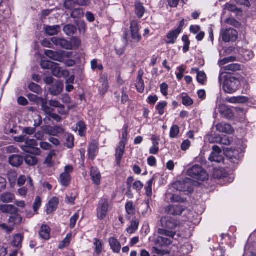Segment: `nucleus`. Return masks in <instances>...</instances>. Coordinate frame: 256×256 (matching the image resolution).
<instances>
[{"instance_id": "obj_1", "label": "nucleus", "mask_w": 256, "mask_h": 256, "mask_svg": "<svg viewBox=\"0 0 256 256\" xmlns=\"http://www.w3.org/2000/svg\"><path fill=\"white\" fill-rule=\"evenodd\" d=\"M218 80L220 84L222 85L223 90L228 94L236 92L240 85L238 78L228 73L220 74Z\"/></svg>"}, {"instance_id": "obj_2", "label": "nucleus", "mask_w": 256, "mask_h": 256, "mask_svg": "<svg viewBox=\"0 0 256 256\" xmlns=\"http://www.w3.org/2000/svg\"><path fill=\"white\" fill-rule=\"evenodd\" d=\"M161 224L162 228L158 230V234L168 237L174 238L176 234L174 230L178 226V222L170 218H162L161 219Z\"/></svg>"}, {"instance_id": "obj_3", "label": "nucleus", "mask_w": 256, "mask_h": 256, "mask_svg": "<svg viewBox=\"0 0 256 256\" xmlns=\"http://www.w3.org/2000/svg\"><path fill=\"white\" fill-rule=\"evenodd\" d=\"M174 238H165L158 236L153 240L152 252L158 254H168L169 252L161 248L164 246H167L172 243Z\"/></svg>"}, {"instance_id": "obj_4", "label": "nucleus", "mask_w": 256, "mask_h": 256, "mask_svg": "<svg viewBox=\"0 0 256 256\" xmlns=\"http://www.w3.org/2000/svg\"><path fill=\"white\" fill-rule=\"evenodd\" d=\"M187 174L192 178L201 181L208 179V175L206 172L201 166L196 165L187 171Z\"/></svg>"}, {"instance_id": "obj_5", "label": "nucleus", "mask_w": 256, "mask_h": 256, "mask_svg": "<svg viewBox=\"0 0 256 256\" xmlns=\"http://www.w3.org/2000/svg\"><path fill=\"white\" fill-rule=\"evenodd\" d=\"M130 34H126L124 35L125 38L130 42L138 43L141 40V36L139 34V26L138 22L132 21L131 22Z\"/></svg>"}, {"instance_id": "obj_6", "label": "nucleus", "mask_w": 256, "mask_h": 256, "mask_svg": "<svg viewBox=\"0 0 256 256\" xmlns=\"http://www.w3.org/2000/svg\"><path fill=\"white\" fill-rule=\"evenodd\" d=\"M110 209L108 200L106 198H102L99 201L96 208V216L99 220L104 219Z\"/></svg>"}, {"instance_id": "obj_7", "label": "nucleus", "mask_w": 256, "mask_h": 256, "mask_svg": "<svg viewBox=\"0 0 256 256\" xmlns=\"http://www.w3.org/2000/svg\"><path fill=\"white\" fill-rule=\"evenodd\" d=\"M37 146L36 140L34 139L28 140L26 138L24 144L21 145L20 148L23 150L28 153L39 155L40 153V150L39 148H36Z\"/></svg>"}, {"instance_id": "obj_8", "label": "nucleus", "mask_w": 256, "mask_h": 256, "mask_svg": "<svg viewBox=\"0 0 256 256\" xmlns=\"http://www.w3.org/2000/svg\"><path fill=\"white\" fill-rule=\"evenodd\" d=\"M74 168L71 165L65 166L64 171L60 175V182L64 186H68L70 182V174L73 172Z\"/></svg>"}, {"instance_id": "obj_9", "label": "nucleus", "mask_w": 256, "mask_h": 256, "mask_svg": "<svg viewBox=\"0 0 256 256\" xmlns=\"http://www.w3.org/2000/svg\"><path fill=\"white\" fill-rule=\"evenodd\" d=\"M208 159L212 162H221L224 161L222 152L220 148L217 146L212 147V151L210 156Z\"/></svg>"}, {"instance_id": "obj_10", "label": "nucleus", "mask_w": 256, "mask_h": 256, "mask_svg": "<svg viewBox=\"0 0 256 256\" xmlns=\"http://www.w3.org/2000/svg\"><path fill=\"white\" fill-rule=\"evenodd\" d=\"M222 36L223 40L226 42H228L236 39L238 32L233 28L226 29L222 32Z\"/></svg>"}, {"instance_id": "obj_11", "label": "nucleus", "mask_w": 256, "mask_h": 256, "mask_svg": "<svg viewBox=\"0 0 256 256\" xmlns=\"http://www.w3.org/2000/svg\"><path fill=\"white\" fill-rule=\"evenodd\" d=\"M52 72L54 76L57 78H66L69 75L68 71L59 67L58 64L56 63L52 68Z\"/></svg>"}, {"instance_id": "obj_12", "label": "nucleus", "mask_w": 256, "mask_h": 256, "mask_svg": "<svg viewBox=\"0 0 256 256\" xmlns=\"http://www.w3.org/2000/svg\"><path fill=\"white\" fill-rule=\"evenodd\" d=\"M125 146L126 145L123 142H120L116 150V160L118 165L120 164L121 160L124 154Z\"/></svg>"}, {"instance_id": "obj_13", "label": "nucleus", "mask_w": 256, "mask_h": 256, "mask_svg": "<svg viewBox=\"0 0 256 256\" xmlns=\"http://www.w3.org/2000/svg\"><path fill=\"white\" fill-rule=\"evenodd\" d=\"M111 250L114 253H119L121 250V244L114 237H110L108 240Z\"/></svg>"}, {"instance_id": "obj_14", "label": "nucleus", "mask_w": 256, "mask_h": 256, "mask_svg": "<svg viewBox=\"0 0 256 256\" xmlns=\"http://www.w3.org/2000/svg\"><path fill=\"white\" fill-rule=\"evenodd\" d=\"M216 129L220 132L228 134H231L234 132V130L230 124L223 122L218 124L216 126Z\"/></svg>"}, {"instance_id": "obj_15", "label": "nucleus", "mask_w": 256, "mask_h": 256, "mask_svg": "<svg viewBox=\"0 0 256 256\" xmlns=\"http://www.w3.org/2000/svg\"><path fill=\"white\" fill-rule=\"evenodd\" d=\"M144 74V72L142 70H140L138 72V75L137 76L136 86L138 91L140 92H142L144 89V84L142 76Z\"/></svg>"}, {"instance_id": "obj_16", "label": "nucleus", "mask_w": 256, "mask_h": 256, "mask_svg": "<svg viewBox=\"0 0 256 256\" xmlns=\"http://www.w3.org/2000/svg\"><path fill=\"white\" fill-rule=\"evenodd\" d=\"M24 158L17 154H14L9 158V163L13 166L18 167L20 166L23 162Z\"/></svg>"}, {"instance_id": "obj_17", "label": "nucleus", "mask_w": 256, "mask_h": 256, "mask_svg": "<svg viewBox=\"0 0 256 256\" xmlns=\"http://www.w3.org/2000/svg\"><path fill=\"white\" fill-rule=\"evenodd\" d=\"M90 176L93 182L96 185L100 183L101 174L96 168L92 167L90 170Z\"/></svg>"}, {"instance_id": "obj_18", "label": "nucleus", "mask_w": 256, "mask_h": 256, "mask_svg": "<svg viewBox=\"0 0 256 256\" xmlns=\"http://www.w3.org/2000/svg\"><path fill=\"white\" fill-rule=\"evenodd\" d=\"M63 88L62 82L60 81H57L50 88V93L53 95H58L62 92Z\"/></svg>"}, {"instance_id": "obj_19", "label": "nucleus", "mask_w": 256, "mask_h": 256, "mask_svg": "<svg viewBox=\"0 0 256 256\" xmlns=\"http://www.w3.org/2000/svg\"><path fill=\"white\" fill-rule=\"evenodd\" d=\"M45 54L52 60L58 62H62L63 58L61 54L54 52L51 50H46L44 52Z\"/></svg>"}, {"instance_id": "obj_20", "label": "nucleus", "mask_w": 256, "mask_h": 256, "mask_svg": "<svg viewBox=\"0 0 256 256\" xmlns=\"http://www.w3.org/2000/svg\"><path fill=\"white\" fill-rule=\"evenodd\" d=\"M180 29L176 28L172 31L170 32L167 35L168 40L167 44H174L176 40L178 35L180 34Z\"/></svg>"}, {"instance_id": "obj_21", "label": "nucleus", "mask_w": 256, "mask_h": 256, "mask_svg": "<svg viewBox=\"0 0 256 256\" xmlns=\"http://www.w3.org/2000/svg\"><path fill=\"white\" fill-rule=\"evenodd\" d=\"M0 210L3 212L10 214L11 215L18 212V208L12 204L1 205Z\"/></svg>"}, {"instance_id": "obj_22", "label": "nucleus", "mask_w": 256, "mask_h": 256, "mask_svg": "<svg viewBox=\"0 0 256 256\" xmlns=\"http://www.w3.org/2000/svg\"><path fill=\"white\" fill-rule=\"evenodd\" d=\"M184 210L180 205L170 206L168 208V212L172 215H180Z\"/></svg>"}, {"instance_id": "obj_23", "label": "nucleus", "mask_w": 256, "mask_h": 256, "mask_svg": "<svg viewBox=\"0 0 256 256\" xmlns=\"http://www.w3.org/2000/svg\"><path fill=\"white\" fill-rule=\"evenodd\" d=\"M46 32L49 36H54L57 34L60 30V27L59 25L46 26L44 28Z\"/></svg>"}, {"instance_id": "obj_24", "label": "nucleus", "mask_w": 256, "mask_h": 256, "mask_svg": "<svg viewBox=\"0 0 256 256\" xmlns=\"http://www.w3.org/2000/svg\"><path fill=\"white\" fill-rule=\"evenodd\" d=\"M99 91L101 94H104L108 90V80L105 77H101L100 80Z\"/></svg>"}, {"instance_id": "obj_25", "label": "nucleus", "mask_w": 256, "mask_h": 256, "mask_svg": "<svg viewBox=\"0 0 256 256\" xmlns=\"http://www.w3.org/2000/svg\"><path fill=\"white\" fill-rule=\"evenodd\" d=\"M58 200L56 198H52L49 202L47 208L46 212L48 214H50L54 211L58 206Z\"/></svg>"}, {"instance_id": "obj_26", "label": "nucleus", "mask_w": 256, "mask_h": 256, "mask_svg": "<svg viewBox=\"0 0 256 256\" xmlns=\"http://www.w3.org/2000/svg\"><path fill=\"white\" fill-rule=\"evenodd\" d=\"M14 198V194L10 192H4L0 196V200L4 203L12 202Z\"/></svg>"}, {"instance_id": "obj_27", "label": "nucleus", "mask_w": 256, "mask_h": 256, "mask_svg": "<svg viewBox=\"0 0 256 256\" xmlns=\"http://www.w3.org/2000/svg\"><path fill=\"white\" fill-rule=\"evenodd\" d=\"M97 150V143L95 142H91L88 150V156L90 159L94 160L95 158Z\"/></svg>"}, {"instance_id": "obj_28", "label": "nucleus", "mask_w": 256, "mask_h": 256, "mask_svg": "<svg viewBox=\"0 0 256 256\" xmlns=\"http://www.w3.org/2000/svg\"><path fill=\"white\" fill-rule=\"evenodd\" d=\"M50 228L49 226L46 225H42L41 226L39 234L42 238L45 240H48L50 238Z\"/></svg>"}, {"instance_id": "obj_29", "label": "nucleus", "mask_w": 256, "mask_h": 256, "mask_svg": "<svg viewBox=\"0 0 256 256\" xmlns=\"http://www.w3.org/2000/svg\"><path fill=\"white\" fill-rule=\"evenodd\" d=\"M47 133L52 136H56L58 134L64 132V129L58 126H54L48 128Z\"/></svg>"}, {"instance_id": "obj_30", "label": "nucleus", "mask_w": 256, "mask_h": 256, "mask_svg": "<svg viewBox=\"0 0 256 256\" xmlns=\"http://www.w3.org/2000/svg\"><path fill=\"white\" fill-rule=\"evenodd\" d=\"M174 188L182 192L190 191L188 188V184L184 182H177L174 184Z\"/></svg>"}, {"instance_id": "obj_31", "label": "nucleus", "mask_w": 256, "mask_h": 256, "mask_svg": "<svg viewBox=\"0 0 256 256\" xmlns=\"http://www.w3.org/2000/svg\"><path fill=\"white\" fill-rule=\"evenodd\" d=\"M22 217L18 212L12 214L10 216L8 222L12 224H19L22 222Z\"/></svg>"}, {"instance_id": "obj_32", "label": "nucleus", "mask_w": 256, "mask_h": 256, "mask_svg": "<svg viewBox=\"0 0 256 256\" xmlns=\"http://www.w3.org/2000/svg\"><path fill=\"white\" fill-rule=\"evenodd\" d=\"M248 100L246 96H240L226 98V101L232 104L244 103Z\"/></svg>"}, {"instance_id": "obj_33", "label": "nucleus", "mask_w": 256, "mask_h": 256, "mask_svg": "<svg viewBox=\"0 0 256 256\" xmlns=\"http://www.w3.org/2000/svg\"><path fill=\"white\" fill-rule=\"evenodd\" d=\"M72 237V234H68L64 240L59 244L58 248L60 249H62L68 246L71 241Z\"/></svg>"}, {"instance_id": "obj_34", "label": "nucleus", "mask_w": 256, "mask_h": 256, "mask_svg": "<svg viewBox=\"0 0 256 256\" xmlns=\"http://www.w3.org/2000/svg\"><path fill=\"white\" fill-rule=\"evenodd\" d=\"M139 226V221L138 220H134L132 221L130 225L126 229V231L129 234H133L138 229Z\"/></svg>"}, {"instance_id": "obj_35", "label": "nucleus", "mask_w": 256, "mask_h": 256, "mask_svg": "<svg viewBox=\"0 0 256 256\" xmlns=\"http://www.w3.org/2000/svg\"><path fill=\"white\" fill-rule=\"evenodd\" d=\"M222 68L225 71L236 72L240 70L241 66L238 64H232L224 66Z\"/></svg>"}, {"instance_id": "obj_36", "label": "nucleus", "mask_w": 256, "mask_h": 256, "mask_svg": "<svg viewBox=\"0 0 256 256\" xmlns=\"http://www.w3.org/2000/svg\"><path fill=\"white\" fill-rule=\"evenodd\" d=\"M63 30L66 34L70 36L76 32V28L73 24H67L64 27Z\"/></svg>"}, {"instance_id": "obj_37", "label": "nucleus", "mask_w": 256, "mask_h": 256, "mask_svg": "<svg viewBox=\"0 0 256 256\" xmlns=\"http://www.w3.org/2000/svg\"><path fill=\"white\" fill-rule=\"evenodd\" d=\"M94 246L96 252L98 254H100L102 250V245L101 240L97 238H94Z\"/></svg>"}, {"instance_id": "obj_38", "label": "nucleus", "mask_w": 256, "mask_h": 256, "mask_svg": "<svg viewBox=\"0 0 256 256\" xmlns=\"http://www.w3.org/2000/svg\"><path fill=\"white\" fill-rule=\"evenodd\" d=\"M136 13L139 18H141L144 12V8L143 6L140 2H137L135 5Z\"/></svg>"}, {"instance_id": "obj_39", "label": "nucleus", "mask_w": 256, "mask_h": 256, "mask_svg": "<svg viewBox=\"0 0 256 256\" xmlns=\"http://www.w3.org/2000/svg\"><path fill=\"white\" fill-rule=\"evenodd\" d=\"M26 162L30 166H34L37 164L38 160L34 155H28L25 158Z\"/></svg>"}, {"instance_id": "obj_40", "label": "nucleus", "mask_w": 256, "mask_h": 256, "mask_svg": "<svg viewBox=\"0 0 256 256\" xmlns=\"http://www.w3.org/2000/svg\"><path fill=\"white\" fill-rule=\"evenodd\" d=\"M76 128L78 131L80 136H84V135L86 130V126L83 122H79L76 124Z\"/></svg>"}, {"instance_id": "obj_41", "label": "nucleus", "mask_w": 256, "mask_h": 256, "mask_svg": "<svg viewBox=\"0 0 256 256\" xmlns=\"http://www.w3.org/2000/svg\"><path fill=\"white\" fill-rule=\"evenodd\" d=\"M166 198H170L172 202H180L184 201V200L180 197L178 195L172 194L170 193L166 194Z\"/></svg>"}, {"instance_id": "obj_42", "label": "nucleus", "mask_w": 256, "mask_h": 256, "mask_svg": "<svg viewBox=\"0 0 256 256\" xmlns=\"http://www.w3.org/2000/svg\"><path fill=\"white\" fill-rule=\"evenodd\" d=\"M54 64L55 63L46 60H42L40 62V66L44 69H52Z\"/></svg>"}, {"instance_id": "obj_43", "label": "nucleus", "mask_w": 256, "mask_h": 256, "mask_svg": "<svg viewBox=\"0 0 256 256\" xmlns=\"http://www.w3.org/2000/svg\"><path fill=\"white\" fill-rule=\"evenodd\" d=\"M76 4V0H66L64 4V7L68 10H72Z\"/></svg>"}, {"instance_id": "obj_44", "label": "nucleus", "mask_w": 256, "mask_h": 256, "mask_svg": "<svg viewBox=\"0 0 256 256\" xmlns=\"http://www.w3.org/2000/svg\"><path fill=\"white\" fill-rule=\"evenodd\" d=\"M126 210L128 214L133 215L135 214V208L132 202H130L126 203Z\"/></svg>"}, {"instance_id": "obj_45", "label": "nucleus", "mask_w": 256, "mask_h": 256, "mask_svg": "<svg viewBox=\"0 0 256 256\" xmlns=\"http://www.w3.org/2000/svg\"><path fill=\"white\" fill-rule=\"evenodd\" d=\"M42 110L48 116H50L53 112V109L46 105L45 100H42Z\"/></svg>"}, {"instance_id": "obj_46", "label": "nucleus", "mask_w": 256, "mask_h": 256, "mask_svg": "<svg viewBox=\"0 0 256 256\" xmlns=\"http://www.w3.org/2000/svg\"><path fill=\"white\" fill-rule=\"evenodd\" d=\"M220 112L224 116L230 115L231 113L230 110L224 104H220L218 107Z\"/></svg>"}, {"instance_id": "obj_47", "label": "nucleus", "mask_w": 256, "mask_h": 256, "mask_svg": "<svg viewBox=\"0 0 256 256\" xmlns=\"http://www.w3.org/2000/svg\"><path fill=\"white\" fill-rule=\"evenodd\" d=\"M69 42L71 46V50L74 48H78L81 44L80 40L76 37L72 38Z\"/></svg>"}, {"instance_id": "obj_48", "label": "nucleus", "mask_w": 256, "mask_h": 256, "mask_svg": "<svg viewBox=\"0 0 256 256\" xmlns=\"http://www.w3.org/2000/svg\"><path fill=\"white\" fill-rule=\"evenodd\" d=\"M28 88L30 90L34 92L40 94L42 92V88L38 84L32 82L29 84Z\"/></svg>"}, {"instance_id": "obj_49", "label": "nucleus", "mask_w": 256, "mask_h": 256, "mask_svg": "<svg viewBox=\"0 0 256 256\" xmlns=\"http://www.w3.org/2000/svg\"><path fill=\"white\" fill-rule=\"evenodd\" d=\"M72 18H81L84 16V12L81 8H76L74 10L71 14Z\"/></svg>"}, {"instance_id": "obj_50", "label": "nucleus", "mask_w": 256, "mask_h": 256, "mask_svg": "<svg viewBox=\"0 0 256 256\" xmlns=\"http://www.w3.org/2000/svg\"><path fill=\"white\" fill-rule=\"evenodd\" d=\"M22 237L20 234H16L12 240V244L14 246L18 247L19 246L22 242Z\"/></svg>"}, {"instance_id": "obj_51", "label": "nucleus", "mask_w": 256, "mask_h": 256, "mask_svg": "<svg viewBox=\"0 0 256 256\" xmlns=\"http://www.w3.org/2000/svg\"><path fill=\"white\" fill-rule=\"evenodd\" d=\"M167 106V102L165 101L159 102L156 106V108L158 110V114L160 115H162L164 114V108Z\"/></svg>"}, {"instance_id": "obj_52", "label": "nucleus", "mask_w": 256, "mask_h": 256, "mask_svg": "<svg viewBox=\"0 0 256 256\" xmlns=\"http://www.w3.org/2000/svg\"><path fill=\"white\" fill-rule=\"evenodd\" d=\"M196 78L199 83L204 84L206 79V74L203 72H198Z\"/></svg>"}, {"instance_id": "obj_53", "label": "nucleus", "mask_w": 256, "mask_h": 256, "mask_svg": "<svg viewBox=\"0 0 256 256\" xmlns=\"http://www.w3.org/2000/svg\"><path fill=\"white\" fill-rule=\"evenodd\" d=\"M179 133V128L176 125L173 126L170 130V137L171 138H176Z\"/></svg>"}, {"instance_id": "obj_54", "label": "nucleus", "mask_w": 256, "mask_h": 256, "mask_svg": "<svg viewBox=\"0 0 256 256\" xmlns=\"http://www.w3.org/2000/svg\"><path fill=\"white\" fill-rule=\"evenodd\" d=\"M154 182V178L149 180L147 182V186L145 188L146 195L150 196L152 194V185Z\"/></svg>"}, {"instance_id": "obj_55", "label": "nucleus", "mask_w": 256, "mask_h": 256, "mask_svg": "<svg viewBox=\"0 0 256 256\" xmlns=\"http://www.w3.org/2000/svg\"><path fill=\"white\" fill-rule=\"evenodd\" d=\"M74 136L70 134H68L67 136L66 146L68 148H71L74 146Z\"/></svg>"}, {"instance_id": "obj_56", "label": "nucleus", "mask_w": 256, "mask_h": 256, "mask_svg": "<svg viewBox=\"0 0 256 256\" xmlns=\"http://www.w3.org/2000/svg\"><path fill=\"white\" fill-rule=\"evenodd\" d=\"M79 218V215L78 213L75 214L72 216L70 219V226L71 228H73L76 225V224Z\"/></svg>"}, {"instance_id": "obj_57", "label": "nucleus", "mask_w": 256, "mask_h": 256, "mask_svg": "<svg viewBox=\"0 0 256 256\" xmlns=\"http://www.w3.org/2000/svg\"><path fill=\"white\" fill-rule=\"evenodd\" d=\"M128 136V126H125L123 128V132L122 134V140L120 142H123L126 144Z\"/></svg>"}, {"instance_id": "obj_58", "label": "nucleus", "mask_w": 256, "mask_h": 256, "mask_svg": "<svg viewBox=\"0 0 256 256\" xmlns=\"http://www.w3.org/2000/svg\"><path fill=\"white\" fill-rule=\"evenodd\" d=\"M41 206V200L39 196H36L33 205V208L35 212H36Z\"/></svg>"}, {"instance_id": "obj_59", "label": "nucleus", "mask_w": 256, "mask_h": 256, "mask_svg": "<svg viewBox=\"0 0 256 256\" xmlns=\"http://www.w3.org/2000/svg\"><path fill=\"white\" fill-rule=\"evenodd\" d=\"M60 46L65 49L71 50V46L69 42L64 38H62Z\"/></svg>"}, {"instance_id": "obj_60", "label": "nucleus", "mask_w": 256, "mask_h": 256, "mask_svg": "<svg viewBox=\"0 0 256 256\" xmlns=\"http://www.w3.org/2000/svg\"><path fill=\"white\" fill-rule=\"evenodd\" d=\"M17 174L16 172H10L8 174V178L10 184H14L16 181Z\"/></svg>"}, {"instance_id": "obj_61", "label": "nucleus", "mask_w": 256, "mask_h": 256, "mask_svg": "<svg viewBox=\"0 0 256 256\" xmlns=\"http://www.w3.org/2000/svg\"><path fill=\"white\" fill-rule=\"evenodd\" d=\"M182 104L186 106H189L193 104V101L189 96H184L182 98Z\"/></svg>"}, {"instance_id": "obj_62", "label": "nucleus", "mask_w": 256, "mask_h": 256, "mask_svg": "<svg viewBox=\"0 0 256 256\" xmlns=\"http://www.w3.org/2000/svg\"><path fill=\"white\" fill-rule=\"evenodd\" d=\"M224 9L232 12H236L238 10V8L234 5L228 3L225 4Z\"/></svg>"}, {"instance_id": "obj_63", "label": "nucleus", "mask_w": 256, "mask_h": 256, "mask_svg": "<svg viewBox=\"0 0 256 256\" xmlns=\"http://www.w3.org/2000/svg\"><path fill=\"white\" fill-rule=\"evenodd\" d=\"M242 56L246 60H248L253 58L254 54L252 51L246 50L244 52Z\"/></svg>"}, {"instance_id": "obj_64", "label": "nucleus", "mask_w": 256, "mask_h": 256, "mask_svg": "<svg viewBox=\"0 0 256 256\" xmlns=\"http://www.w3.org/2000/svg\"><path fill=\"white\" fill-rule=\"evenodd\" d=\"M158 98L156 96L152 95V96H150L148 97V100H147V102L150 104H154L156 103V102L158 101Z\"/></svg>"}]
</instances>
